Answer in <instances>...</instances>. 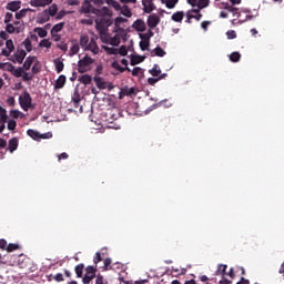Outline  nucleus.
<instances>
[{
	"label": "nucleus",
	"mask_w": 284,
	"mask_h": 284,
	"mask_svg": "<svg viewBox=\"0 0 284 284\" xmlns=\"http://www.w3.org/2000/svg\"><path fill=\"white\" fill-rule=\"evenodd\" d=\"M236 272H241L242 276H245V268L243 266L231 267L227 272V265L219 264L215 271V277H207L206 275L200 276L202 283H219V284H232L234 278H236Z\"/></svg>",
	"instance_id": "f257e3e1"
},
{
	"label": "nucleus",
	"mask_w": 284,
	"mask_h": 284,
	"mask_svg": "<svg viewBox=\"0 0 284 284\" xmlns=\"http://www.w3.org/2000/svg\"><path fill=\"white\" fill-rule=\"evenodd\" d=\"M74 272L78 278H82V283L90 284L95 278V284H103V276H97V267L94 266H87L85 264L81 263L74 267Z\"/></svg>",
	"instance_id": "f03ea898"
},
{
	"label": "nucleus",
	"mask_w": 284,
	"mask_h": 284,
	"mask_svg": "<svg viewBox=\"0 0 284 284\" xmlns=\"http://www.w3.org/2000/svg\"><path fill=\"white\" fill-rule=\"evenodd\" d=\"M102 13L95 19V29L99 32L101 41H108V28L112 26V14L108 7L101 9Z\"/></svg>",
	"instance_id": "7ed1b4c3"
},
{
	"label": "nucleus",
	"mask_w": 284,
	"mask_h": 284,
	"mask_svg": "<svg viewBox=\"0 0 284 284\" xmlns=\"http://www.w3.org/2000/svg\"><path fill=\"white\" fill-rule=\"evenodd\" d=\"M97 37H89L88 34H82L80 37V45L83 50L92 52V54H99L100 49L99 44H97Z\"/></svg>",
	"instance_id": "20e7f679"
},
{
	"label": "nucleus",
	"mask_w": 284,
	"mask_h": 284,
	"mask_svg": "<svg viewBox=\"0 0 284 284\" xmlns=\"http://www.w3.org/2000/svg\"><path fill=\"white\" fill-rule=\"evenodd\" d=\"M94 63V59L90 58V55H84L78 62V72L80 74H85V72H90V65Z\"/></svg>",
	"instance_id": "39448f33"
},
{
	"label": "nucleus",
	"mask_w": 284,
	"mask_h": 284,
	"mask_svg": "<svg viewBox=\"0 0 284 284\" xmlns=\"http://www.w3.org/2000/svg\"><path fill=\"white\" fill-rule=\"evenodd\" d=\"M125 37V30L123 29H115L114 37H110L109 33H106V41H102V43H109V45H119L121 43V39Z\"/></svg>",
	"instance_id": "423d86ee"
},
{
	"label": "nucleus",
	"mask_w": 284,
	"mask_h": 284,
	"mask_svg": "<svg viewBox=\"0 0 284 284\" xmlns=\"http://www.w3.org/2000/svg\"><path fill=\"white\" fill-rule=\"evenodd\" d=\"M79 12L81 14H95V16H100L102 13L101 9L94 8V6H92V2H90V0H84L82 2V6Z\"/></svg>",
	"instance_id": "0eeeda50"
},
{
	"label": "nucleus",
	"mask_w": 284,
	"mask_h": 284,
	"mask_svg": "<svg viewBox=\"0 0 284 284\" xmlns=\"http://www.w3.org/2000/svg\"><path fill=\"white\" fill-rule=\"evenodd\" d=\"M19 104L24 112H28V110L32 108V97L28 93V91H24L23 94L19 97Z\"/></svg>",
	"instance_id": "6e6552de"
},
{
	"label": "nucleus",
	"mask_w": 284,
	"mask_h": 284,
	"mask_svg": "<svg viewBox=\"0 0 284 284\" xmlns=\"http://www.w3.org/2000/svg\"><path fill=\"white\" fill-rule=\"evenodd\" d=\"M18 266L21 270H32V261L30 260V257H28L23 254H20L18 256Z\"/></svg>",
	"instance_id": "1a4fd4ad"
},
{
	"label": "nucleus",
	"mask_w": 284,
	"mask_h": 284,
	"mask_svg": "<svg viewBox=\"0 0 284 284\" xmlns=\"http://www.w3.org/2000/svg\"><path fill=\"white\" fill-rule=\"evenodd\" d=\"M26 57H28L26 50L18 49L17 52L9 58V61H12V63H23Z\"/></svg>",
	"instance_id": "9d476101"
},
{
	"label": "nucleus",
	"mask_w": 284,
	"mask_h": 284,
	"mask_svg": "<svg viewBox=\"0 0 284 284\" xmlns=\"http://www.w3.org/2000/svg\"><path fill=\"white\" fill-rule=\"evenodd\" d=\"M6 48L7 49H2L1 54L2 57H10V54L14 52V42L12 40H7Z\"/></svg>",
	"instance_id": "9b49d317"
},
{
	"label": "nucleus",
	"mask_w": 284,
	"mask_h": 284,
	"mask_svg": "<svg viewBox=\"0 0 284 284\" xmlns=\"http://www.w3.org/2000/svg\"><path fill=\"white\" fill-rule=\"evenodd\" d=\"M159 23H161V18H159V16H156L155 13L149 16L148 18L149 28H156Z\"/></svg>",
	"instance_id": "f8f14e48"
},
{
	"label": "nucleus",
	"mask_w": 284,
	"mask_h": 284,
	"mask_svg": "<svg viewBox=\"0 0 284 284\" xmlns=\"http://www.w3.org/2000/svg\"><path fill=\"white\" fill-rule=\"evenodd\" d=\"M52 3V0H31L30 6L32 8H45V6H50Z\"/></svg>",
	"instance_id": "ddd939ff"
},
{
	"label": "nucleus",
	"mask_w": 284,
	"mask_h": 284,
	"mask_svg": "<svg viewBox=\"0 0 284 284\" xmlns=\"http://www.w3.org/2000/svg\"><path fill=\"white\" fill-rule=\"evenodd\" d=\"M132 28H134V30H136V32H145V21L138 19L133 22Z\"/></svg>",
	"instance_id": "4468645a"
},
{
	"label": "nucleus",
	"mask_w": 284,
	"mask_h": 284,
	"mask_svg": "<svg viewBox=\"0 0 284 284\" xmlns=\"http://www.w3.org/2000/svg\"><path fill=\"white\" fill-rule=\"evenodd\" d=\"M68 79L65 78V75L61 74L54 83V90H62V88L65 87Z\"/></svg>",
	"instance_id": "2eb2a0df"
},
{
	"label": "nucleus",
	"mask_w": 284,
	"mask_h": 284,
	"mask_svg": "<svg viewBox=\"0 0 284 284\" xmlns=\"http://www.w3.org/2000/svg\"><path fill=\"white\" fill-rule=\"evenodd\" d=\"M93 81L97 88H99V90H105L108 88V84L105 83V80L102 77H94Z\"/></svg>",
	"instance_id": "dca6fc26"
},
{
	"label": "nucleus",
	"mask_w": 284,
	"mask_h": 284,
	"mask_svg": "<svg viewBox=\"0 0 284 284\" xmlns=\"http://www.w3.org/2000/svg\"><path fill=\"white\" fill-rule=\"evenodd\" d=\"M54 67H55V72L58 74H61V71L63 70V68H65V64L63 63V60H61V58H57L53 60Z\"/></svg>",
	"instance_id": "f3484780"
},
{
	"label": "nucleus",
	"mask_w": 284,
	"mask_h": 284,
	"mask_svg": "<svg viewBox=\"0 0 284 284\" xmlns=\"http://www.w3.org/2000/svg\"><path fill=\"white\" fill-rule=\"evenodd\" d=\"M21 8V1H11L7 4V10H10L11 12H17Z\"/></svg>",
	"instance_id": "a211bd4d"
},
{
	"label": "nucleus",
	"mask_w": 284,
	"mask_h": 284,
	"mask_svg": "<svg viewBox=\"0 0 284 284\" xmlns=\"http://www.w3.org/2000/svg\"><path fill=\"white\" fill-rule=\"evenodd\" d=\"M34 61H37V57H32V55H29L24 63H23V70H30V68H32V63H34Z\"/></svg>",
	"instance_id": "6ab92c4d"
},
{
	"label": "nucleus",
	"mask_w": 284,
	"mask_h": 284,
	"mask_svg": "<svg viewBox=\"0 0 284 284\" xmlns=\"http://www.w3.org/2000/svg\"><path fill=\"white\" fill-rule=\"evenodd\" d=\"M183 17H185V12L178 11L172 14L171 19L172 21H175V23H181V21H183Z\"/></svg>",
	"instance_id": "aec40b11"
},
{
	"label": "nucleus",
	"mask_w": 284,
	"mask_h": 284,
	"mask_svg": "<svg viewBox=\"0 0 284 284\" xmlns=\"http://www.w3.org/2000/svg\"><path fill=\"white\" fill-rule=\"evenodd\" d=\"M142 6L145 12H152V10H154V2H152V0H142Z\"/></svg>",
	"instance_id": "412c9836"
},
{
	"label": "nucleus",
	"mask_w": 284,
	"mask_h": 284,
	"mask_svg": "<svg viewBox=\"0 0 284 284\" xmlns=\"http://www.w3.org/2000/svg\"><path fill=\"white\" fill-rule=\"evenodd\" d=\"M0 70H7V72H14V65L10 62H0Z\"/></svg>",
	"instance_id": "4be33fe9"
},
{
	"label": "nucleus",
	"mask_w": 284,
	"mask_h": 284,
	"mask_svg": "<svg viewBox=\"0 0 284 284\" xmlns=\"http://www.w3.org/2000/svg\"><path fill=\"white\" fill-rule=\"evenodd\" d=\"M112 68H114V70H118L119 72H132V69L129 67H121V64L118 61H114L112 63Z\"/></svg>",
	"instance_id": "5701e85b"
},
{
	"label": "nucleus",
	"mask_w": 284,
	"mask_h": 284,
	"mask_svg": "<svg viewBox=\"0 0 284 284\" xmlns=\"http://www.w3.org/2000/svg\"><path fill=\"white\" fill-rule=\"evenodd\" d=\"M19 148V139L12 138L9 140V151L12 153Z\"/></svg>",
	"instance_id": "b1692460"
},
{
	"label": "nucleus",
	"mask_w": 284,
	"mask_h": 284,
	"mask_svg": "<svg viewBox=\"0 0 284 284\" xmlns=\"http://www.w3.org/2000/svg\"><path fill=\"white\" fill-rule=\"evenodd\" d=\"M80 83H83V85H90L92 83V75L90 74H83L79 78Z\"/></svg>",
	"instance_id": "393cba45"
},
{
	"label": "nucleus",
	"mask_w": 284,
	"mask_h": 284,
	"mask_svg": "<svg viewBox=\"0 0 284 284\" xmlns=\"http://www.w3.org/2000/svg\"><path fill=\"white\" fill-rule=\"evenodd\" d=\"M64 26H65L64 22H60L58 24H54L53 28L51 29V36L54 37V34L61 32V30H63Z\"/></svg>",
	"instance_id": "a878e982"
},
{
	"label": "nucleus",
	"mask_w": 284,
	"mask_h": 284,
	"mask_svg": "<svg viewBox=\"0 0 284 284\" xmlns=\"http://www.w3.org/2000/svg\"><path fill=\"white\" fill-rule=\"evenodd\" d=\"M144 58L141 55H132L131 57V65H139V63H143Z\"/></svg>",
	"instance_id": "bb28decb"
},
{
	"label": "nucleus",
	"mask_w": 284,
	"mask_h": 284,
	"mask_svg": "<svg viewBox=\"0 0 284 284\" xmlns=\"http://www.w3.org/2000/svg\"><path fill=\"white\" fill-rule=\"evenodd\" d=\"M149 73L153 77H160L161 75V67L159 64H154L151 70H149Z\"/></svg>",
	"instance_id": "cd10ccee"
},
{
	"label": "nucleus",
	"mask_w": 284,
	"mask_h": 284,
	"mask_svg": "<svg viewBox=\"0 0 284 284\" xmlns=\"http://www.w3.org/2000/svg\"><path fill=\"white\" fill-rule=\"evenodd\" d=\"M34 32H37L38 37H40V39H45V37H48V31L43 28H36Z\"/></svg>",
	"instance_id": "c85d7f7f"
},
{
	"label": "nucleus",
	"mask_w": 284,
	"mask_h": 284,
	"mask_svg": "<svg viewBox=\"0 0 284 284\" xmlns=\"http://www.w3.org/2000/svg\"><path fill=\"white\" fill-rule=\"evenodd\" d=\"M230 61H232V63H239L241 61V53L240 52L231 53Z\"/></svg>",
	"instance_id": "c756f323"
},
{
	"label": "nucleus",
	"mask_w": 284,
	"mask_h": 284,
	"mask_svg": "<svg viewBox=\"0 0 284 284\" xmlns=\"http://www.w3.org/2000/svg\"><path fill=\"white\" fill-rule=\"evenodd\" d=\"M57 12H59V7H57V4H52L49 7V10H47L49 17H54Z\"/></svg>",
	"instance_id": "7c9ffc66"
},
{
	"label": "nucleus",
	"mask_w": 284,
	"mask_h": 284,
	"mask_svg": "<svg viewBox=\"0 0 284 284\" xmlns=\"http://www.w3.org/2000/svg\"><path fill=\"white\" fill-rule=\"evenodd\" d=\"M128 19L123 18V17H118L115 18V22H114V26L116 28V30H122L121 29V23H126Z\"/></svg>",
	"instance_id": "2f4dec72"
},
{
	"label": "nucleus",
	"mask_w": 284,
	"mask_h": 284,
	"mask_svg": "<svg viewBox=\"0 0 284 284\" xmlns=\"http://www.w3.org/2000/svg\"><path fill=\"white\" fill-rule=\"evenodd\" d=\"M23 67H19L18 69L14 68L11 74L17 79H20V77H23Z\"/></svg>",
	"instance_id": "473e14b6"
},
{
	"label": "nucleus",
	"mask_w": 284,
	"mask_h": 284,
	"mask_svg": "<svg viewBox=\"0 0 284 284\" xmlns=\"http://www.w3.org/2000/svg\"><path fill=\"white\" fill-rule=\"evenodd\" d=\"M48 278L49 281H57L58 283H61V281H63V274L58 273L55 275H49Z\"/></svg>",
	"instance_id": "72a5a7b5"
},
{
	"label": "nucleus",
	"mask_w": 284,
	"mask_h": 284,
	"mask_svg": "<svg viewBox=\"0 0 284 284\" xmlns=\"http://www.w3.org/2000/svg\"><path fill=\"white\" fill-rule=\"evenodd\" d=\"M22 45H24L27 52H32V41L30 38H27L23 42Z\"/></svg>",
	"instance_id": "f704fd0d"
},
{
	"label": "nucleus",
	"mask_w": 284,
	"mask_h": 284,
	"mask_svg": "<svg viewBox=\"0 0 284 284\" xmlns=\"http://www.w3.org/2000/svg\"><path fill=\"white\" fill-rule=\"evenodd\" d=\"M27 134H28V136H31V139H34V141H37V139H41V135H39V132H37L32 129H29L27 131Z\"/></svg>",
	"instance_id": "c9c22d12"
},
{
	"label": "nucleus",
	"mask_w": 284,
	"mask_h": 284,
	"mask_svg": "<svg viewBox=\"0 0 284 284\" xmlns=\"http://www.w3.org/2000/svg\"><path fill=\"white\" fill-rule=\"evenodd\" d=\"M106 3L114 10H121V4L116 0H106Z\"/></svg>",
	"instance_id": "e433bc0d"
},
{
	"label": "nucleus",
	"mask_w": 284,
	"mask_h": 284,
	"mask_svg": "<svg viewBox=\"0 0 284 284\" xmlns=\"http://www.w3.org/2000/svg\"><path fill=\"white\" fill-rule=\"evenodd\" d=\"M30 9H21L19 12H16V19L21 20L23 19V17H26V14H28V11Z\"/></svg>",
	"instance_id": "4c0bfd02"
},
{
	"label": "nucleus",
	"mask_w": 284,
	"mask_h": 284,
	"mask_svg": "<svg viewBox=\"0 0 284 284\" xmlns=\"http://www.w3.org/2000/svg\"><path fill=\"white\" fill-rule=\"evenodd\" d=\"M223 9L227 10L229 12H236V10H239V8L230 6V3L227 2H222Z\"/></svg>",
	"instance_id": "58836bf2"
},
{
	"label": "nucleus",
	"mask_w": 284,
	"mask_h": 284,
	"mask_svg": "<svg viewBox=\"0 0 284 284\" xmlns=\"http://www.w3.org/2000/svg\"><path fill=\"white\" fill-rule=\"evenodd\" d=\"M40 21H41V23H47V21H50V16L48 14V10H44L40 14Z\"/></svg>",
	"instance_id": "ea45409f"
},
{
	"label": "nucleus",
	"mask_w": 284,
	"mask_h": 284,
	"mask_svg": "<svg viewBox=\"0 0 284 284\" xmlns=\"http://www.w3.org/2000/svg\"><path fill=\"white\" fill-rule=\"evenodd\" d=\"M210 6V0H197L199 10H203V8H207Z\"/></svg>",
	"instance_id": "a19ab883"
},
{
	"label": "nucleus",
	"mask_w": 284,
	"mask_h": 284,
	"mask_svg": "<svg viewBox=\"0 0 284 284\" xmlns=\"http://www.w3.org/2000/svg\"><path fill=\"white\" fill-rule=\"evenodd\" d=\"M79 50H80L79 43H74L70 48V54L71 55L79 54Z\"/></svg>",
	"instance_id": "79ce46f5"
},
{
	"label": "nucleus",
	"mask_w": 284,
	"mask_h": 284,
	"mask_svg": "<svg viewBox=\"0 0 284 284\" xmlns=\"http://www.w3.org/2000/svg\"><path fill=\"white\" fill-rule=\"evenodd\" d=\"M129 72H131L132 77H139V74H143V69H141V67H135Z\"/></svg>",
	"instance_id": "37998d69"
},
{
	"label": "nucleus",
	"mask_w": 284,
	"mask_h": 284,
	"mask_svg": "<svg viewBox=\"0 0 284 284\" xmlns=\"http://www.w3.org/2000/svg\"><path fill=\"white\" fill-rule=\"evenodd\" d=\"M102 48L108 54H116V52H119V49H114L112 47L103 45Z\"/></svg>",
	"instance_id": "c03bdc74"
},
{
	"label": "nucleus",
	"mask_w": 284,
	"mask_h": 284,
	"mask_svg": "<svg viewBox=\"0 0 284 284\" xmlns=\"http://www.w3.org/2000/svg\"><path fill=\"white\" fill-rule=\"evenodd\" d=\"M121 14H123V17H128V19H130V17H132V10H130L128 7H123L121 10Z\"/></svg>",
	"instance_id": "a18cd8bd"
},
{
	"label": "nucleus",
	"mask_w": 284,
	"mask_h": 284,
	"mask_svg": "<svg viewBox=\"0 0 284 284\" xmlns=\"http://www.w3.org/2000/svg\"><path fill=\"white\" fill-rule=\"evenodd\" d=\"M155 57H163L165 54V50H163V48L161 47H156L154 50H153Z\"/></svg>",
	"instance_id": "49530a36"
},
{
	"label": "nucleus",
	"mask_w": 284,
	"mask_h": 284,
	"mask_svg": "<svg viewBox=\"0 0 284 284\" xmlns=\"http://www.w3.org/2000/svg\"><path fill=\"white\" fill-rule=\"evenodd\" d=\"M176 3H179V2H176V0H166L165 1V6H166V8H169V10H172L173 8H175Z\"/></svg>",
	"instance_id": "de8ad7c7"
},
{
	"label": "nucleus",
	"mask_w": 284,
	"mask_h": 284,
	"mask_svg": "<svg viewBox=\"0 0 284 284\" xmlns=\"http://www.w3.org/2000/svg\"><path fill=\"white\" fill-rule=\"evenodd\" d=\"M40 48H51L52 42H50V40L48 39H43L40 43H39Z\"/></svg>",
	"instance_id": "09e8293b"
},
{
	"label": "nucleus",
	"mask_w": 284,
	"mask_h": 284,
	"mask_svg": "<svg viewBox=\"0 0 284 284\" xmlns=\"http://www.w3.org/2000/svg\"><path fill=\"white\" fill-rule=\"evenodd\" d=\"M104 270H105V271L112 270V258L106 257V258L104 260Z\"/></svg>",
	"instance_id": "8fccbe9b"
},
{
	"label": "nucleus",
	"mask_w": 284,
	"mask_h": 284,
	"mask_svg": "<svg viewBox=\"0 0 284 284\" xmlns=\"http://www.w3.org/2000/svg\"><path fill=\"white\" fill-rule=\"evenodd\" d=\"M6 30L9 34H14L17 28H14V24L12 23H7Z\"/></svg>",
	"instance_id": "3c124183"
},
{
	"label": "nucleus",
	"mask_w": 284,
	"mask_h": 284,
	"mask_svg": "<svg viewBox=\"0 0 284 284\" xmlns=\"http://www.w3.org/2000/svg\"><path fill=\"white\" fill-rule=\"evenodd\" d=\"M140 48L143 52H145V50H148V48H150V42L145 41V40H141L140 42Z\"/></svg>",
	"instance_id": "603ef678"
},
{
	"label": "nucleus",
	"mask_w": 284,
	"mask_h": 284,
	"mask_svg": "<svg viewBox=\"0 0 284 284\" xmlns=\"http://www.w3.org/2000/svg\"><path fill=\"white\" fill-rule=\"evenodd\" d=\"M106 116H109V119H106V121L109 123H112L113 121H116L115 114L112 111H108Z\"/></svg>",
	"instance_id": "864d4df0"
},
{
	"label": "nucleus",
	"mask_w": 284,
	"mask_h": 284,
	"mask_svg": "<svg viewBox=\"0 0 284 284\" xmlns=\"http://www.w3.org/2000/svg\"><path fill=\"white\" fill-rule=\"evenodd\" d=\"M116 52H119V54L121 57H126L128 55V47L122 45V47H120V49Z\"/></svg>",
	"instance_id": "5fc2aeb1"
},
{
	"label": "nucleus",
	"mask_w": 284,
	"mask_h": 284,
	"mask_svg": "<svg viewBox=\"0 0 284 284\" xmlns=\"http://www.w3.org/2000/svg\"><path fill=\"white\" fill-rule=\"evenodd\" d=\"M171 281H172V277L170 276V274H165V275H162L160 283L168 284V283H171Z\"/></svg>",
	"instance_id": "6e6d98bb"
},
{
	"label": "nucleus",
	"mask_w": 284,
	"mask_h": 284,
	"mask_svg": "<svg viewBox=\"0 0 284 284\" xmlns=\"http://www.w3.org/2000/svg\"><path fill=\"white\" fill-rule=\"evenodd\" d=\"M39 72H41V65L37 62L32 67V74H39Z\"/></svg>",
	"instance_id": "4d7b16f0"
},
{
	"label": "nucleus",
	"mask_w": 284,
	"mask_h": 284,
	"mask_svg": "<svg viewBox=\"0 0 284 284\" xmlns=\"http://www.w3.org/2000/svg\"><path fill=\"white\" fill-rule=\"evenodd\" d=\"M4 250H7V252H14L19 250V244H9Z\"/></svg>",
	"instance_id": "13d9d810"
},
{
	"label": "nucleus",
	"mask_w": 284,
	"mask_h": 284,
	"mask_svg": "<svg viewBox=\"0 0 284 284\" xmlns=\"http://www.w3.org/2000/svg\"><path fill=\"white\" fill-rule=\"evenodd\" d=\"M8 130H17V121L14 120H9L8 122Z\"/></svg>",
	"instance_id": "bf43d9fd"
},
{
	"label": "nucleus",
	"mask_w": 284,
	"mask_h": 284,
	"mask_svg": "<svg viewBox=\"0 0 284 284\" xmlns=\"http://www.w3.org/2000/svg\"><path fill=\"white\" fill-rule=\"evenodd\" d=\"M10 114L13 119H19L21 116V111L19 110H11Z\"/></svg>",
	"instance_id": "052dcab7"
},
{
	"label": "nucleus",
	"mask_w": 284,
	"mask_h": 284,
	"mask_svg": "<svg viewBox=\"0 0 284 284\" xmlns=\"http://www.w3.org/2000/svg\"><path fill=\"white\" fill-rule=\"evenodd\" d=\"M226 37H227V39H236V31H234V30H229V31L226 32Z\"/></svg>",
	"instance_id": "680f3d73"
},
{
	"label": "nucleus",
	"mask_w": 284,
	"mask_h": 284,
	"mask_svg": "<svg viewBox=\"0 0 284 284\" xmlns=\"http://www.w3.org/2000/svg\"><path fill=\"white\" fill-rule=\"evenodd\" d=\"M101 261H103V257H101V253L97 252L95 257L93 258V263L97 265L98 263H101Z\"/></svg>",
	"instance_id": "e2e57ef3"
},
{
	"label": "nucleus",
	"mask_w": 284,
	"mask_h": 284,
	"mask_svg": "<svg viewBox=\"0 0 284 284\" xmlns=\"http://www.w3.org/2000/svg\"><path fill=\"white\" fill-rule=\"evenodd\" d=\"M33 75H30V73L24 72L22 73L23 81H32Z\"/></svg>",
	"instance_id": "0e129e2a"
},
{
	"label": "nucleus",
	"mask_w": 284,
	"mask_h": 284,
	"mask_svg": "<svg viewBox=\"0 0 284 284\" xmlns=\"http://www.w3.org/2000/svg\"><path fill=\"white\" fill-rule=\"evenodd\" d=\"M148 83L149 85H156V83H159V78H149Z\"/></svg>",
	"instance_id": "69168bd1"
},
{
	"label": "nucleus",
	"mask_w": 284,
	"mask_h": 284,
	"mask_svg": "<svg viewBox=\"0 0 284 284\" xmlns=\"http://www.w3.org/2000/svg\"><path fill=\"white\" fill-rule=\"evenodd\" d=\"M12 13L7 12L4 16V23H10V21H12Z\"/></svg>",
	"instance_id": "338daca9"
},
{
	"label": "nucleus",
	"mask_w": 284,
	"mask_h": 284,
	"mask_svg": "<svg viewBox=\"0 0 284 284\" xmlns=\"http://www.w3.org/2000/svg\"><path fill=\"white\" fill-rule=\"evenodd\" d=\"M236 284H250V280H246L245 277H241V280L236 282Z\"/></svg>",
	"instance_id": "774afa93"
}]
</instances>
